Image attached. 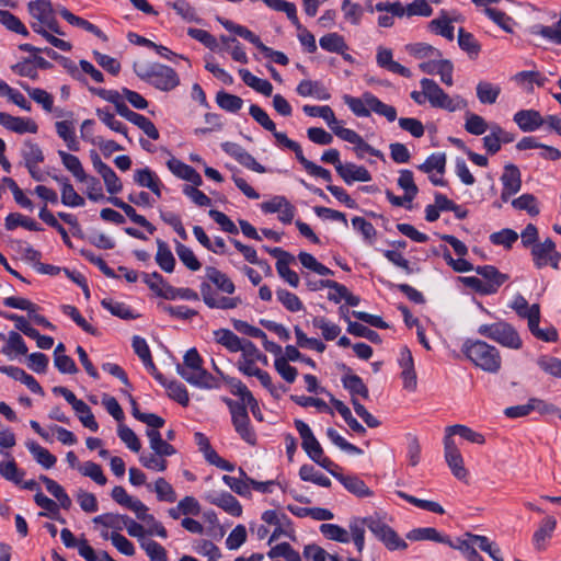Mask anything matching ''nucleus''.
<instances>
[{"label": "nucleus", "instance_id": "19", "mask_svg": "<svg viewBox=\"0 0 561 561\" xmlns=\"http://www.w3.org/2000/svg\"><path fill=\"white\" fill-rule=\"evenodd\" d=\"M321 161L324 163H332L339 175H368L364 168H357L353 164L343 165L340 162V153L336 149H329L323 152Z\"/></svg>", "mask_w": 561, "mask_h": 561}, {"label": "nucleus", "instance_id": "53", "mask_svg": "<svg viewBox=\"0 0 561 561\" xmlns=\"http://www.w3.org/2000/svg\"><path fill=\"white\" fill-rule=\"evenodd\" d=\"M320 531L325 538L333 541L341 543H348L351 541L348 530L336 524H322L320 526Z\"/></svg>", "mask_w": 561, "mask_h": 561}, {"label": "nucleus", "instance_id": "61", "mask_svg": "<svg viewBox=\"0 0 561 561\" xmlns=\"http://www.w3.org/2000/svg\"><path fill=\"white\" fill-rule=\"evenodd\" d=\"M175 252L180 261L191 271H198L202 266L194 252L186 245L176 242Z\"/></svg>", "mask_w": 561, "mask_h": 561}, {"label": "nucleus", "instance_id": "21", "mask_svg": "<svg viewBox=\"0 0 561 561\" xmlns=\"http://www.w3.org/2000/svg\"><path fill=\"white\" fill-rule=\"evenodd\" d=\"M146 435L152 453L165 458L176 454L174 446L164 440L159 431L147 430Z\"/></svg>", "mask_w": 561, "mask_h": 561}, {"label": "nucleus", "instance_id": "32", "mask_svg": "<svg viewBox=\"0 0 561 561\" xmlns=\"http://www.w3.org/2000/svg\"><path fill=\"white\" fill-rule=\"evenodd\" d=\"M445 432V436H448L450 438H453L454 435H459L463 439L473 444L483 445L485 443V438L481 433L476 432L466 425H450L446 427Z\"/></svg>", "mask_w": 561, "mask_h": 561}, {"label": "nucleus", "instance_id": "27", "mask_svg": "<svg viewBox=\"0 0 561 561\" xmlns=\"http://www.w3.org/2000/svg\"><path fill=\"white\" fill-rule=\"evenodd\" d=\"M213 334L215 342L220 344L231 353H237L239 352L240 348H242L241 343L243 340H241L236 333H233L229 329H218L215 330Z\"/></svg>", "mask_w": 561, "mask_h": 561}, {"label": "nucleus", "instance_id": "34", "mask_svg": "<svg viewBox=\"0 0 561 561\" xmlns=\"http://www.w3.org/2000/svg\"><path fill=\"white\" fill-rule=\"evenodd\" d=\"M474 536L476 535L469 534L468 539L458 540L457 543L449 540L448 545L451 548L459 550L468 561H483V558L477 551L478 546L474 541Z\"/></svg>", "mask_w": 561, "mask_h": 561}, {"label": "nucleus", "instance_id": "11", "mask_svg": "<svg viewBox=\"0 0 561 561\" xmlns=\"http://www.w3.org/2000/svg\"><path fill=\"white\" fill-rule=\"evenodd\" d=\"M118 114L139 127L150 139L157 140L159 138L158 129L146 116L131 111L127 105L118 106Z\"/></svg>", "mask_w": 561, "mask_h": 561}, {"label": "nucleus", "instance_id": "16", "mask_svg": "<svg viewBox=\"0 0 561 561\" xmlns=\"http://www.w3.org/2000/svg\"><path fill=\"white\" fill-rule=\"evenodd\" d=\"M513 119L524 133L535 131L545 124L543 117L535 110H520Z\"/></svg>", "mask_w": 561, "mask_h": 561}, {"label": "nucleus", "instance_id": "31", "mask_svg": "<svg viewBox=\"0 0 561 561\" xmlns=\"http://www.w3.org/2000/svg\"><path fill=\"white\" fill-rule=\"evenodd\" d=\"M186 180H193V185L184 184L182 192L197 206L206 207L211 204L210 198L199 191L197 187L202 185V178H185Z\"/></svg>", "mask_w": 561, "mask_h": 561}, {"label": "nucleus", "instance_id": "47", "mask_svg": "<svg viewBox=\"0 0 561 561\" xmlns=\"http://www.w3.org/2000/svg\"><path fill=\"white\" fill-rule=\"evenodd\" d=\"M407 51L417 59L440 58L442 53L436 47L426 43H415L405 46Z\"/></svg>", "mask_w": 561, "mask_h": 561}, {"label": "nucleus", "instance_id": "56", "mask_svg": "<svg viewBox=\"0 0 561 561\" xmlns=\"http://www.w3.org/2000/svg\"><path fill=\"white\" fill-rule=\"evenodd\" d=\"M368 102V106L370 112H374L380 116H385L389 122H393L397 119V110L380 101L377 96L371 93V98L366 100Z\"/></svg>", "mask_w": 561, "mask_h": 561}, {"label": "nucleus", "instance_id": "42", "mask_svg": "<svg viewBox=\"0 0 561 561\" xmlns=\"http://www.w3.org/2000/svg\"><path fill=\"white\" fill-rule=\"evenodd\" d=\"M23 227L30 231H41L42 227L34 220L20 213H10L5 217L7 230H14L16 227Z\"/></svg>", "mask_w": 561, "mask_h": 561}, {"label": "nucleus", "instance_id": "3", "mask_svg": "<svg viewBox=\"0 0 561 561\" xmlns=\"http://www.w3.org/2000/svg\"><path fill=\"white\" fill-rule=\"evenodd\" d=\"M139 79L161 91H171L180 84L178 73L169 66L151 62H134Z\"/></svg>", "mask_w": 561, "mask_h": 561}, {"label": "nucleus", "instance_id": "55", "mask_svg": "<svg viewBox=\"0 0 561 561\" xmlns=\"http://www.w3.org/2000/svg\"><path fill=\"white\" fill-rule=\"evenodd\" d=\"M343 386L350 391L352 396H360L368 399L369 391L367 386L363 382L362 378L357 375H346L342 378Z\"/></svg>", "mask_w": 561, "mask_h": 561}, {"label": "nucleus", "instance_id": "54", "mask_svg": "<svg viewBox=\"0 0 561 561\" xmlns=\"http://www.w3.org/2000/svg\"><path fill=\"white\" fill-rule=\"evenodd\" d=\"M312 325L321 330L322 336L327 341L335 340L341 333V328L324 317H314L312 319Z\"/></svg>", "mask_w": 561, "mask_h": 561}, {"label": "nucleus", "instance_id": "23", "mask_svg": "<svg viewBox=\"0 0 561 561\" xmlns=\"http://www.w3.org/2000/svg\"><path fill=\"white\" fill-rule=\"evenodd\" d=\"M206 277L213 283L220 291L232 295L236 291L233 282L221 271L214 266L205 268Z\"/></svg>", "mask_w": 561, "mask_h": 561}, {"label": "nucleus", "instance_id": "12", "mask_svg": "<svg viewBox=\"0 0 561 561\" xmlns=\"http://www.w3.org/2000/svg\"><path fill=\"white\" fill-rule=\"evenodd\" d=\"M489 130L490 134L483 137V147L491 154L496 153L502 144H510L514 140V136L497 124H492Z\"/></svg>", "mask_w": 561, "mask_h": 561}, {"label": "nucleus", "instance_id": "51", "mask_svg": "<svg viewBox=\"0 0 561 561\" xmlns=\"http://www.w3.org/2000/svg\"><path fill=\"white\" fill-rule=\"evenodd\" d=\"M20 85L27 92L30 98L37 104H41L46 112H51L54 99L51 94L39 88H31L26 83H20Z\"/></svg>", "mask_w": 561, "mask_h": 561}, {"label": "nucleus", "instance_id": "26", "mask_svg": "<svg viewBox=\"0 0 561 561\" xmlns=\"http://www.w3.org/2000/svg\"><path fill=\"white\" fill-rule=\"evenodd\" d=\"M240 478L224 476L222 481L226 485H228L233 492L241 496H251V482L248 479H251L242 468H239Z\"/></svg>", "mask_w": 561, "mask_h": 561}, {"label": "nucleus", "instance_id": "50", "mask_svg": "<svg viewBox=\"0 0 561 561\" xmlns=\"http://www.w3.org/2000/svg\"><path fill=\"white\" fill-rule=\"evenodd\" d=\"M147 488L156 492L159 501L169 503L176 501V493L173 486L164 478H158L154 481L153 486L151 484H147Z\"/></svg>", "mask_w": 561, "mask_h": 561}, {"label": "nucleus", "instance_id": "28", "mask_svg": "<svg viewBox=\"0 0 561 561\" xmlns=\"http://www.w3.org/2000/svg\"><path fill=\"white\" fill-rule=\"evenodd\" d=\"M220 24L229 32L234 33L236 35L244 38L245 41L253 44L259 50L264 45L260 37L255 35L252 31L247 28L245 26L236 24L234 22L226 19L218 18Z\"/></svg>", "mask_w": 561, "mask_h": 561}, {"label": "nucleus", "instance_id": "20", "mask_svg": "<svg viewBox=\"0 0 561 561\" xmlns=\"http://www.w3.org/2000/svg\"><path fill=\"white\" fill-rule=\"evenodd\" d=\"M81 190L87 194L88 198L93 202L105 199L103 186V178H78Z\"/></svg>", "mask_w": 561, "mask_h": 561}, {"label": "nucleus", "instance_id": "33", "mask_svg": "<svg viewBox=\"0 0 561 561\" xmlns=\"http://www.w3.org/2000/svg\"><path fill=\"white\" fill-rule=\"evenodd\" d=\"M330 402L353 432L359 435H364L366 433V428L353 416L350 408L346 404H344L341 400L335 399L334 397H331Z\"/></svg>", "mask_w": 561, "mask_h": 561}, {"label": "nucleus", "instance_id": "43", "mask_svg": "<svg viewBox=\"0 0 561 561\" xmlns=\"http://www.w3.org/2000/svg\"><path fill=\"white\" fill-rule=\"evenodd\" d=\"M22 156L28 172L34 175L37 164L44 159L41 148L35 144L26 142L22 149Z\"/></svg>", "mask_w": 561, "mask_h": 561}, {"label": "nucleus", "instance_id": "62", "mask_svg": "<svg viewBox=\"0 0 561 561\" xmlns=\"http://www.w3.org/2000/svg\"><path fill=\"white\" fill-rule=\"evenodd\" d=\"M298 259L305 268H308L318 275L328 276L333 274L329 267L318 262L317 259L308 252H300L298 254Z\"/></svg>", "mask_w": 561, "mask_h": 561}, {"label": "nucleus", "instance_id": "4", "mask_svg": "<svg viewBox=\"0 0 561 561\" xmlns=\"http://www.w3.org/2000/svg\"><path fill=\"white\" fill-rule=\"evenodd\" d=\"M461 351L468 359L482 370L490 374L500 371L502 358L495 346L481 340H468L463 343Z\"/></svg>", "mask_w": 561, "mask_h": 561}, {"label": "nucleus", "instance_id": "14", "mask_svg": "<svg viewBox=\"0 0 561 561\" xmlns=\"http://www.w3.org/2000/svg\"><path fill=\"white\" fill-rule=\"evenodd\" d=\"M557 527V519L548 515L541 519L537 530L533 535V543L536 550L542 551L547 547V541L551 539Z\"/></svg>", "mask_w": 561, "mask_h": 561}, {"label": "nucleus", "instance_id": "37", "mask_svg": "<svg viewBox=\"0 0 561 561\" xmlns=\"http://www.w3.org/2000/svg\"><path fill=\"white\" fill-rule=\"evenodd\" d=\"M368 98H371L369 92L364 93L360 98L345 94L343 101L356 116L368 117L370 115V108L366 101Z\"/></svg>", "mask_w": 561, "mask_h": 561}, {"label": "nucleus", "instance_id": "17", "mask_svg": "<svg viewBox=\"0 0 561 561\" xmlns=\"http://www.w3.org/2000/svg\"><path fill=\"white\" fill-rule=\"evenodd\" d=\"M0 124L7 129L18 134H34L37 131V125L32 119L12 116L4 112L0 113Z\"/></svg>", "mask_w": 561, "mask_h": 561}, {"label": "nucleus", "instance_id": "30", "mask_svg": "<svg viewBox=\"0 0 561 561\" xmlns=\"http://www.w3.org/2000/svg\"><path fill=\"white\" fill-rule=\"evenodd\" d=\"M239 75L243 82L256 92L262 93L265 96H270L272 94L273 85L268 80L261 79L252 75L248 69H239Z\"/></svg>", "mask_w": 561, "mask_h": 561}, {"label": "nucleus", "instance_id": "35", "mask_svg": "<svg viewBox=\"0 0 561 561\" xmlns=\"http://www.w3.org/2000/svg\"><path fill=\"white\" fill-rule=\"evenodd\" d=\"M26 447L33 455L36 462L39 463L43 468L50 469L55 466L57 458L50 454L49 450L42 447L36 442H27Z\"/></svg>", "mask_w": 561, "mask_h": 561}, {"label": "nucleus", "instance_id": "63", "mask_svg": "<svg viewBox=\"0 0 561 561\" xmlns=\"http://www.w3.org/2000/svg\"><path fill=\"white\" fill-rule=\"evenodd\" d=\"M465 129L472 135L479 136L490 129V126L482 116L468 112L466 114Z\"/></svg>", "mask_w": 561, "mask_h": 561}, {"label": "nucleus", "instance_id": "6", "mask_svg": "<svg viewBox=\"0 0 561 561\" xmlns=\"http://www.w3.org/2000/svg\"><path fill=\"white\" fill-rule=\"evenodd\" d=\"M225 402L230 411L234 431L238 433L240 438L251 446L256 445V433L251 426V421L244 404L232 399H225Z\"/></svg>", "mask_w": 561, "mask_h": 561}, {"label": "nucleus", "instance_id": "15", "mask_svg": "<svg viewBox=\"0 0 561 561\" xmlns=\"http://www.w3.org/2000/svg\"><path fill=\"white\" fill-rule=\"evenodd\" d=\"M376 61L380 68L387 69L390 72L400 75L404 78H410L412 76L410 69L393 60L392 50L389 48L379 46L377 48Z\"/></svg>", "mask_w": 561, "mask_h": 561}, {"label": "nucleus", "instance_id": "41", "mask_svg": "<svg viewBox=\"0 0 561 561\" xmlns=\"http://www.w3.org/2000/svg\"><path fill=\"white\" fill-rule=\"evenodd\" d=\"M407 538L414 541L430 540L435 542L448 543L449 539L442 536L433 527L415 528L408 533Z\"/></svg>", "mask_w": 561, "mask_h": 561}, {"label": "nucleus", "instance_id": "58", "mask_svg": "<svg viewBox=\"0 0 561 561\" xmlns=\"http://www.w3.org/2000/svg\"><path fill=\"white\" fill-rule=\"evenodd\" d=\"M80 473L84 477H89L95 483L105 485L107 482L106 477L103 473L102 467L93 461H85L78 467Z\"/></svg>", "mask_w": 561, "mask_h": 561}, {"label": "nucleus", "instance_id": "5", "mask_svg": "<svg viewBox=\"0 0 561 561\" xmlns=\"http://www.w3.org/2000/svg\"><path fill=\"white\" fill-rule=\"evenodd\" d=\"M478 333L507 348L519 350L523 346V341L516 329L505 321L482 324L478 328Z\"/></svg>", "mask_w": 561, "mask_h": 561}, {"label": "nucleus", "instance_id": "39", "mask_svg": "<svg viewBox=\"0 0 561 561\" xmlns=\"http://www.w3.org/2000/svg\"><path fill=\"white\" fill-rule=\"evenodd\" d=\"M127 515H121L115 513H105L95 516L92 522L95 525H101L104 528L114 529V531H121L125 528Z\"/></svg>", "mask_w": 561, "mask_h": 561}, {"label": "nucleus", "instance_id": "49", "mask_svg": "<svg viewBox=\"0 0 561 561\" xmlns=\"http://www.w3.org/2000/svg\"><path fill=\"white\" fill-rule=\"evenodd\" d=\"M56 131L60 138L67 144L71 151L79 150V141L76 138L75 128L72 123L68 121H60L56 123Z\"/></svg>", "mask_w": 561, "mask_h": 561}, {"label": "nucleus", "instance_id": "24", "mask_svg": "<svg viewBox=\"0 0 561 561\" xmlns=\"http://www.w3.org/2000/svg\"><path fill=\"white\" fill-rule=\"evenodd\" d=\"M336 479L343 484V486L356 495L357 497H369L373 495V491L366 485V483L356 476H336Z\"/></svg>", "mask_w": 561, "mask_h": 561}, {"label": "nucleus", "instance_id": "18", "mask_svg": "<svg viewBox=\"0 0 561 561\" xmlns=\"http://www.w3.org/2000/svg\"><path fill=\"white\" fill-rule=\"evenodd\" d=\"M476 273L481 276L482 280L488 288L492 289V294H495L499 288L508 279L507 274L501 273L493 265H483L474 268Z\"/></svg>", "mask_w": 561, "mask_h": 561}, {"label": "nucleus", "instance_id": "22", "mask_svg": "<svg viewBox=\"0 0 561 561\" xmlns=\"http://www.w3.org/2000/svg\"><path fill=\"white\" fill-rule=\"evenodd\" d=\"M107 201L110 203H112L114 206L121 208L133 222L144 227L149 233L154 232V230H156L154 226L152 224H150L146 219V217L137 214L135 208L131 205L123 202L122 199H119L117 197H110V198H107Z\"/></svg>", "mask_w": 561, "mask_h": 561}, {"label": "nucleus", "instance_id": "10", "mask_svg": "<svg viewBox=\"0 0 561 561\" xmlns=\"http://www.w3.org/2000/svg\"><path fill=\"white\" fill-rule=\"evenodd\" d=\"M222 150L230 157L236 159L240 164L245 167L249 171L256 173H265V168L259 163L254 157H252L245 149L236 142H224L221 144Z\"/></svg>", "mask_w": 561, "mask_h": 561}, {"label": "nucleus", "instance_id": "25", "mask_svg": "<svg viewBox=\"0 0 561 561\" xmlns=\"http://www.w3.org/2000/svg\"><path fill=\"white\" fill-rule=\"evenodd\" d=\"M368 517L364 518H352L348 524V533L353 540L357 551L360 553L365 547V533L368 529Z\"/></svg>", "mask_w": 561, "mask_h": 561}, {"label": "nucleus", "instance_id": "44", "mask_svg": "<svg viewBox=\"0 0 561 561\" xmlns=\"http://www.w3.org/2000/svg\"><path fill=\"white\" fill-rule=\"evenodd\" d=\"M446 165V154L444 152L432 153L422 164L417 165V171L422 173H444Z\"/></svg>", "mask_w": 561, "mask_h": 561}, {"label": "nucleus", "instance_id": "29", "mask_svg": "<svg viewBox=\"0 0 561 561\" xmlns=\"http://www.w3.org/2000/svg\"><path fill=\"white\" fill-rule=\"evenodd\" d=\"M296 92L300 96H314L318 100H329L330 94L327 92L325 88L319 81L312 80H302L296 88Z\"/></svg>", "mask_w": 561, "mask_h": 561}, {"label": "nucleus", "instance_id": "36", "mask_svg": "<svg viewBox=\"0 0 561 561\" xmlns=\"http://www.w3.org/2000/svg\"><path fill=\"white\" fill-rule=\"evenodd\" d=\"M157 254H156V262L160 266V268L167 273H172L175 267V259L169 248V245L158 239L157 240Z\"/></svg>", "mask_w": 561, "mask_h": 561}, {"label": "nucleus", "instance_id": "45", "mask_svg": "<svg viewBox=\"0 0 561 561\" xmlns=\"http://www.w3.org/2000/svg\"><path fill=\"white\" fill-rule=\"evenodd\" d=\"M432 32L440 35L448 41L454 39V26L451 25L450 19H448L445 11H442V15L432 20L428 24Z\"/></svg>", "mask_w": 561, "mask_h": 561}, {"label": "nucleus", "instance_id": "57", "mask_svg": "<svg viewBox=\"0 0 561 561\" xmlns=\"http://www.w3.org/2000/svg\"><path fill=\"white\" fill-rule=\"evenodd\" d=\"M139 462L149 470L163 472L168 468V461L165 457L157 455L154 453H142L139 456Z\"/></svg>", "mask_w": 561, "mask_h": 561}, {"label": "nucleus", "instance_id": "60", "mask_svg": "<svg viewBox=\"0 0 561 561\" xmlns=\"http://www.w3.org/2000/svg\"><path fill=\"white\" fill-rule=\"evenodd\" d=\"M216 101L219 107L231 113L238 112L243 105V100L240 96L225 91L217 93Z\"/></svg>", "mask_w": 561, "mask_h": 561}, {"label": "nucleus", "instance_id": "38", "mask_svg": "<svg viewBox=\"0 0 561 561\" xmlns=\"http://www.w3.org/2000/svg\"><path fill=\"white\" fill-rule=\"evenodd\" d=\"M319 45L329 53H344L348 50V46L342 35L339 33H329L320 37Z\"/></svg>", "mask_w": 561, "mask_h": 561}, {"label": "nucleus", "instance_id": "59", "mask_svg": "<svg viewBox=\"0 0 561 561\" xmlns=\"http://www.w3.org/2000/svg\"><path fill=\"white\" fill-rule=\"evenodd\" d=\"M278 301L290 312H298L304 309L300 298L286 289L278 288L276 290Z\"/></svg>", "mask_w": 561, "mask_h": 561}, {"label": "nucleus", "instance_id": "40", "mask_svg": "<svg viewBox=\"0 0 561 561\" xmlns=\"http://www.w3.org/2000/svg\"><path fill=\"white\" fill-rule=\"evenodd\" d=\"M133 348L141 359L145 367L149 370V373H156V365L152 360L151 353L146 340L141 336L135 335L133 337Z\"/></svg>", "mask_w": 561, "mask_h": 561}, {"label": "nucleus", "instance_id": "13", "mask_svg": "<svg viewBox=\"0 0 561 561\" xmlns=\"http://www.w3.org/2000/svg\"><path fill=\"white\" fill-rule=\"evenodd\" d=\"M206 501L214 504L231 516L238 517L242 514V506L240 502L230 493H210L206 495Z\"/></svg>", "mask_w": 561, "mask_h": 561}, {"label": "nucleus", "instance_id": "8", "mask_svg": "<svg viewBox=\"0 0 561 561\" xmlns=\"http://www.w3.org/2000/svg\"><path fill=\"white\" fill-rule=\"evenodd\" d=\"M531 255L534 263L538 268H541L548 264L556 270L559 267L561 255L556 250L554 242L549 238L543 242L535 244L531 248Z\"/></svg>", "mask_w": 561, "mask_h": 561}, {"label": "nucleus", "instance_id": "9", "mask_svg": "<svg viewBox=\"0 0 561 561\" xmlns=\"http://www.w3.org/2000/svg\"><path fill=\"white\" fill-rule=\"evenodd\" d=\"M444 456L454 477L461 481L466 480L468 470L465 468L463 458L455 440L448 436L444 437Z\"/></svg>", "mask_w": 561, "mask_h": 561}, {"label": "nucleus", "instance_id": "2", "mask_svg": "<svg viewBox=\"0 0 561 561\" xmlns=\"http://www.w3.org/2000/svg\"><path fill=\"white\" fill-rule=\"evenodd\" d=\"M176 373L186 382L201 389H215L219 386L217 378L203 367V358L195 347L185 353L183 364L176 365Z\"/></svg>", "mask_w": 561, "mask_h": 561}, {"label": "nucleus", "instance_id": "64", "mask_svg": "<svg viewBox=\"0 0 561 561\" xmlns=\"http://www.w3.org/2000/svg\"><path fill=\"white\" fill-rule=\"evenodd\" d=\"M537 365L541 370H543L546 374L556 377L561 378V359L552 356H540L537 359Z\"/></svg>", "mask_w": 561, "mask_h": 561}, {"label": "nucleus", "instance_id": "46", "mask_svg": "<svg viewBox=\"0 0 561 561\" xmlns=\"http://www.w3.org/2000/svg\"><path fill=\"white\" fill-rule=\"evenodd\" d=\"M501 93V88L488 81L477 84V98L482 104H493Z\"/></svg>", "mask_w": 561, "mask_h": 561}, {"label": "nucleus", "instance_id": "1", "mask_svg": "<svg viewBox=\"0 0 561 561\" xmlns=\"http://www.w3.org/2000/svg\"><path fill=\"white\" fill-rule=\"evenodd\" d=\"M421 91H412V100L422 105L426 101L433 107L456 112L467 107V101L460 95L449 96L434 80L424 78L420 81Z\"/></svg>", "mask_w": 561, "mask_h": 561}, {"label": "nucleus", "instance_id": "7", "mask_svg": "<svg viewBox=\"0 0 561 561\" xmlns=\"http://www.w3.org/2000/svg\"><path fill=\"white\" fill-rule=\"evenodd\" d=\"M28 12L34 19L32 23H39L51 33L64 35L55 18V10L49 0H36L28 3Z\"/></svg>", "mask_w": 561, "mask_h": 561}, {"label": "nucleus", "instance_id": "48", "mask_svg": "<svg viewBox=\"0 0 561 561\" xmlns=\"http://www.w3.org/2000/svg\"><path fill=\"white\" fill-rule=\"evenodd\" d=\"M299 477L302 481L312 482L323 488L331 486V480L320 471L316 470L311 465L301 466L299 469Z\"/></svg>", "mask_w": 561, "mask_h": 561}, {"label": "nucleus", "instance_id": "52", "mask_svg": "<svg viewBox=\"0 0 561 561\" xmlns=\"http://www.w3.org/2000/svg\"><path fill=\"white\" fill-rule=\"evenodd\" d=\"M305 114L311 117H321L327 122L329 127L331 128L333 125H337V119L333 110L329 105H305L302 107Z\"/></svg>", "mask_w": 561, "mask_h": 561}]
</instances>
